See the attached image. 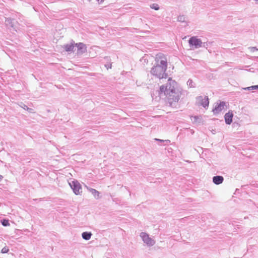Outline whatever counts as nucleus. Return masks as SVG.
Listing matches in <instances>:
<instances>
[{"mask_svg": "<svg viewBox=\"0 0 258 258\" xmlns=\"http://www.w3.org/2000/svg\"><path fill=\"white\" fill-rule=\"evenodd\" d=\"M227 108L226 103L223 101H220L215 103L212 112L215 114L220 113L223 110Z\"/></svg>", "mask_w": 258, "mask_h": 258, "instance_id": "f03ea898", "label": "nucleus"}, {"mask_svg": "<svg viewBox=\"0 0 258 258\" xmlns=\"http://www.w3.org/2000/svg\"><path fill=\"white\" fill-rule=\"evenodd\" d=\"M98 2H99L100 0H97ZM104 1V0H100V2L102 3Z\"/></svg>", "mask_w": 258, "mask_h": 258, "instance_id": "6ab92c4d", "label": "nucleus"}, {"mask_svg": "<svg viewBox=\"0 0 258 258\" xmlns=\"http://www.w3.org/2000/svg\"><path fill=\"white\" fill-rule=\"evenodd\" d=\"M223 177L221 176H214L213 178V181L214 183L216 184H219L223 181Z\"/></svg>", "mask_w": 258, "mask_h": 258, "instance_id": "9b49d317", "label": "nucleus"}, {"mask_svg": "<svg viewBox=\"0 0 258 258\" xmlns=\"http://www.w3.org/2000/svg\"><path fill=\"white\" fill-rule=\"evenodd\" d=\"M69 184L76 195H78L82 193V191L81 185L78 181H72V182L69 183Z\"/></svg>", "mask_w": 258, "mask_h": 258, "instance_id": "20e7f679", "label": "nucleus"}, {"mask_svg": "<svg viewBox=\"0 0 258 258\" xmlns=\"http://www.w3.org/2000/svg\"><path fill=\"white\" fill-rule=\"evenodd\" d=\"M155 61V64L152 68L151 73L160 79L163 78L167 69V59L163 55L158 54L156 56Z\"/></svg>", "mask_w": 258, "mask_h": 258, "instance_id": "f257e3e1", "label": "nucleus"}, {"mask_svg": "<svg viewBox=\"0 0 258 258\" xmlns=\"http://www.w3.org/2000/svg\"><path fill=\"white\" fill-rule=\"evenodd\" d=\"M141 237L142 238L144 242L149 245H153L154 244V241L151 238L149 237V235L144 232L141 233Z\"/></svg>", "mask_w": 258, "mask_h": 258, "instance_id": "423d86ee", "label": "nucleus"}, {"mask_svg": "<svg viewBox=\"0 0 258 258\" xmlns=\"http://www.w3.org/2000/svg\"><path fill=\"white\" fill-rule=\"evenodd\" d=\"M75 46L77 47V53L82 54L86 51V46L82 43H78L75 44Z\"/></svg>", "mask_w": 258, "mask_h": 258, "instance_id": "0eeeda50", "label": "nucleus"}, {"mask_svg": "<svg viewBox=\"0 0 258 258\" xmlns=\"http://www.w3.org/2000/svg\"><path fill=\"white\" fill-rule=\"evenodd\" d=\"M194 118L195 119H197L199 118V117L198 116H194Z\"/></svg>", "mask_w": 258, "mask_h": 258, "instance_id": "a211bd4d", "label": "nucleus"}, {"mask_svg": "<svg viewBox=\"0 0 258 258\" xmlns=\"http://www.w3.org/2000/svg\"><path fill=\"white\" fill-rule=\"evenodd\" d=\"M9 251V249L7 247H5L2 249V252L3 253H7Z\"/></svg>", "mask_w": 258, "mask_h": 258, "instance_id": "f3484780", "label": "nucleus"}, {"mask_svg": "<svg viewBox=\"0 0 258 258\" xmlns=\"http://www.w3.org/2000/svg\"><path fill=\"white\" fill-rule=\"evenodd\" d=\"M87 188L90 192H91V194L95 198H99L100 193L98 191L95 189L89 188L88 187H87Z\"/></svg>", "mask_w": 258, "mask_h": 258, "instance_id": "f8f14e48", "label": "nucleus"}, {"mask_svg": "<svg viewBox=\"0 0 258 258\" xmlns=\"http://www.w3.org/2000/svg\"><path fill=\"white\" fill-rule=\"evenodd\" d=\"M160 89V91L161 92H164L165 95H168L169 94L166 87H165L164 86H161Z\"/></svg>", "mask_w": 258, "mask_h": 258, "instance_id": "4468645a", "label": "nucleus"}, {"mask_svg": "<svg viewBox=\"0 0 258 258\" xmlns=\"http://www.w3.org/2000/svg\"><path fill=\"white\" fill-rule=\"evenodd\" d=\"M233 114L232 111H229L224 116L225 122L227 124H230L232 122Z\"/></svg>", "mask_w": 258, "mask_h": 258, "instance_id": "6e6552de", "label": "nucleus"}, {"mask_svg": "<svg viewBox=\"0 0 258 258\" xmlns=\"http://www.w3.org/2000/svg\"><path fill=\"white\" fill-rule=\"evenodd\" d=\"M2 223L3 224V225H4V226H8L9 225V220H3V221H2Z\"/></svg>", "mask_w": 258, "mask_h": 258, "instance_id": "2eb2a0df", "label": "nucleus"}, {"mask_svg": "<svg viewBox=\"0 0 258 258\" xmlns=\"http://www.w3.org/2000/svg\"><path fill=\"white\" fill-rule=\"evenodd\" d=\"M190 46L192 48H198L202 46V42L196 36L191 37L188 40Z\"/></svg>", "mask_w": 258, "mask_h": 258, "instance_id": "7ed1b4c3", "label": "nucleus"}, {"mask_svg": "<svg viewBox=\"0 0 258 258\" xmlns=\"http://www.w3.org/2000/svg\"><path fill=\"white\" fill-rule=\"evenodd\" d=\"M171 92L172 93V94H173V95H170L169 99L173 100L175 102L178 101V100L179 99L178 94L177 93H175V92L173 90H171Z\"/></svg>", "mask_w": 258, "mask_h": 258, "instance_id": "9d476101", "label": "nucleus"}, {"mask_svg": "<svg viewBox=\"0 0 258 258\" xmlns=\"http://www.w3.org/2000/svg\"><path fill=\"white\" fill-rule=\"evenodd\" d=\"M92 234L87 232L82 233V237L85 240H89L90 239Z\"/></svg>", "mask_w": 258, "mask_h": 258, "instance_id": "ddd939ff", "label": "nucleus"}, {"mask_svg": "<svg viewBox=\"0 0 258 258\" xmlns=\"http://www.w3.org/2000/svg\"><path fill=\"white\" fill-rule=\"evenodd\" d=\"M151 8L152 9H153L155 10H159V7H158V5H157V4H153V5L151 6Z\"/></svg>", "mask_w": 258, "mask_h": 258, "instance_id": "dca6fc26", "label": "nucleus"}, {"mask_svg": "<svg viewBox=\"0 0 258 258\" xmlns=\"http://www.w3.org/2000/svg\"><path fill=\"white\" fill-rule=\"evenodd\" d=\"M197 101L199 105H202L205 108L208 106L209 104V100L207 96H199L197 98Z\"/></svg>", "mask_w": 258, "mask_h": 258, "instance_id": "39448f33", "label": "nucleus"}, {"mask_svg": "<svg viewBox=\"0 0 258 258\" xmlns=\"http://www.w3.org/2000/svg\"><path fill=\"white\" fill-rule=\"evenodd\" d=\"M74 44L73 43H71L70 44H67L63 46V49L67 52H73L74 49Z\"/></svg>", "mask_w": 258, "mask_h": 258, "instance_id": "1a4fd4ad", "label": "nucleus"}, {"mask_svg": "<svg viewBox=\"0 0 258 258\" xmlns=\"http://www.w3.org/2000/svg\"><path fill=\"white\" fill-rule=\"evenodd\" d=\"M256 3H258V0H254Z\"/></svg>", "mask_w": 258, "mask_h": 258, "instance_id": "aec40b11", "label": "nucleus"}]
</instances>
